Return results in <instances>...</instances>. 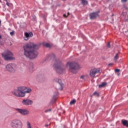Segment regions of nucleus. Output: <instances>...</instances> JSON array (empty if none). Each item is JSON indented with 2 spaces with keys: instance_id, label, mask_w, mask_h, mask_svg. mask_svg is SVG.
Returning a JSON list of instances; mask_svg holds the SVG:
<instances>
[{
  "instance_id": "f257e3e1",
  "label": "nucleus",
  "mask_w": 128,
  "mask_h": 128,
  "mask_svg": "<svg viewBox=\"0 0 128 128\" xmlns=\"http://www.w3.org/2000/svg\"><path fill=\"white\" fill-rule=\"evenodd\" d=\"M24 54L29 58H36L38 56V52L35 48H38V46L34 42H30L24 46Z\"/></svg>"
},
{
  "instance_id": "f03ea898",
  "label": "nucleus",
  "mask_w": 128,
  "mask_h": 128,
  "mask_svg": "<svg viewBox=\"0 0 128 128\" xmlns=\"http://www.w3.org/2000/svg\"><path fill=\"white\" fill-rule=\"evenodd\" d=\"M32 92V89L26 87L19 86L17 89L12 92V94L18 98H23L26 96V94H30Z\"/></svg>"
},
{
  "instance_id": "7ed1b4c3",
  "label": "nucleus",
  "mask_w": 128,
  "mask_h": 128,
  "mask_svg": "<svg viewBox=\"0 0 128 128\" xmlns=\"http://www.w3.org/2000/svg\"><path fill=\"white\" fill-rule=\"evenodd\" d=\"M2 57L5 60H14V57L12 52L8 50H5L1 54Z\"/></svg>"
},
{
  "instance_id": "20e7f679",
  "label": "nucleus",
  "mask_w": 128,
  "mask_h": 128,
  "mask_svg": "<svg viewBox=\"0 0 128 128\" xmlns=\"http://www.w3.org/2000/svg\"><path fill=\"white\" fill-rule=\"evenodd\" d=\"M66 68L70 72H72V74H76V70H80L82 66L80 64H67Z\"/></svg>"
},
{
  "instance_id": "39448f33",
  "label": "nucleus",
  "mask_w": 128,
  "mask_h": 128,
  "mask_svg": "<svg viewBox=\"0 0 128 128\" xmlns=\"http://www.w3.org/2000/svg\"><path fill=\"white\" fill-rule=\"evenodd\" d=\"M12 128H22V122L20 120H14L10 123Z\"/></svg>"
},
{
  "instance_id": "423d86ee",
  "label": "nucleus",
  "mask_w": 128,
  "mask_h": 128,
  "mask_svg": "<svg viewBox=\"0 0 128 128\" xmlns=\"http://www.w3.org/2000/svg\"><path fill=\"white\" fill-rule=\"evenodd\" d=\"M100 68H94L90 70V76L91 78H96L98 74H100Z\"/></svg>"
},
{
  "instance_id": "0eeeda50",
  "label": "nucleus",
  "mask_w": 128,
  "mask_h": 128,
  "mask_svg": "<svg viewBox=\"0 0 128 128\" xmlns=\"http://www.w3.org/2000/svg\"><path fill=\"white\" fill-rule=\"evenodd\" d=\"M15 64H7L6 66V70L10 72H16Z\"/></svg>"
},
{
  "instance_id": "6e6552de",
  "label": "nucleus",
  "mask_w": 128,
  "mask_h": 128,
  "mask_svg": "<svg viewBox=\"0 0 128 128\" xmlns=\"http://www.w3.org/2000/svg\"><path fill=\"white\" fill-rule=\"evenodd\" d=\"M55 70L58 72V74H62L64 72V68H62V66L60 64H54L53 66Z\"/></svg>"
},
{
  "instance_id": "1a4fd4ad",
  "label": "nucleus",
  "mask_w": 128,
  "mask_h": 128,
  "mask_svg": "<svg viewBox=\"0 0 128 128\" xmlns=\"http://www.w3.org/2000/svg\"><path fill=\"white\" fill-rule=\"evenodd\" d=\"M34 36V34L32 32H26L24 34V40H28L30 39V38H32V36Z\"/></svg>"
},
{
  "instance_id": "9d476101",
  "label": "nucleus",
  "mask_w": 128,
  "mask_h": 128,
  "mask_svg": "<svg viewBox=\"0 0 128 128\" xmlns=\"http://www.w3.org/2000/svg\"><path fill=\"white\" fill-rule=\"evenodd\" d=\"M16 110L20 114H24V116L28 114V111L26 110L16 108Z\"/></svg>"
},
{
  "instance_id": "9b49d317",
  "label": "nucleus",
  "mask_w": 128,
  "mask_h": 128,
  "mask_svg": "<svg viewBox=\"0 0 128 128\" xmlns=\"http://www.w3.org/2000/svg\"><path fill=\"white\" fill-rule=\"evenodd\" d=\"M22 104H26V105H30V104H32V100H22Z\"/></svg>"
},
{
  "instance_id": "f8f14e48",
  "label": "nucleus",
  "mask_w": 128,
  "mask_h": 128,
  "mask_svg": "<svg viewBox=\"0 0 128 128\" xmlns=\"http://www.w3.org/2000/svg\"><path fill=\"white\" fill-rule=\"evenodd\" d=\"M98 16V12H93L90 14V18L91 20H94V18H96Z\"/></svg>"
},
{
  "instance_id": "ddd939ff",
  "label": "nucleus",
  "mask_w": 128,
  "mask_h": 128,
  "mask_svg": "<svg viewBox=\"0 0 128 128\" xmlns=\"http://www.w3.org/2000/svg\"><path fill=\"white\" fill-rule=\"evenodd\" d=\"M58 98V96H53L51 101L50 102V104H54L56 102V99Z\"/></svg>"
},
{
  "instance_id": "4468645a",
  "label": "nucleus",
  "mask_w": 128,
  "mask_h": 128,
  "mask_svg": "<svg viewBox=\"0 0 128 128\" xmlns=\"http://www.w3.org/2000/svg\"><path fill=\"white\" fill-rule=\"evenodd\" d=\"M122 122L123 126H126L128 128V120H122Z\"/></svg>"
},
{
  "instance_id": "2eb2a0df",
  "label": "nucleus",
  "mask_w": 128,
  "mask_h": 128,
  "mask_svg": "<svg viewBox=\"0 0 128 128\" xmlns=\"http://www.w3.org/2000/svg\"><path fill=\"white\" fill-rule=\"evenodd\" d=\"M56 82H58V84L60 86V90H62V86H64V84H62V80L58 79V80H57Z\"/></svg>"
},
{
  "instance_id": "dca6fc26",
  "label": "nucleus",
  "mask_w": 128,
  "mask_h": 128,
  "mask_svg": "<svg viewBox=\"0 0 128 128\" xmlns=\"http://www.w3.org/2000/svg\"><path fill=\"white\" fill-rule=\"evenodd\" d=\"M28 68L30 70V72H32V70H34V65L33 64H28Z\"/></svg>"
},
{
  "instance_id": "f3484780",
  "label": "nucleus",
  "mask_w": 128,
  "mask_h": 128,
  "mask_svg": "<svg viewBox=\"0 0 128 128\" xmlns=\"http://www.w3.org/2000/svg\"><path fill=\"white\" fill-rule=\"evenodd\" d=\"M82 1V4H83L84 6H86V4H88V1H86V0H81Z\"/></svg>"
},
{
  "instance_id": "a211bd4d",
  "label": "nucleus",
  "mask_w": 128,
  "mask_h": 128,
  "mask_svg": "<svg viewBox=\"0 0 128 128\" xmlns=\"http://www.w3.org/2000/svg\"><path fill=\"white\" fill-rule=\"evenodd\" d=\"M106 86V82H103L102 84L99 85V88H104Z\"/></svg>"
},
{
  "instance_id": "6ab92c4d",
  "label": "nucleus",
  "mask_w": 128,
  "mask_h": 128,
  "mask_svg": "<svg viewBox=\"0 0 128 128\" xmlns=\"http://www.w3.org/2000/svg\"><path fill=\"white\" fill-rule=\"evenodd\" d=\"M27 128H32V126L30 125V122L27 121Z\"/></svg>"
},
{
  "instance_id": "aec40b11",
  "label": "nucleus",
  "mask_w": 128,
  "mask_h": 128,
  "mask_svg": "<svg viewBox=\"0 0 128 128\" xmlns=\"http://www.w3.org/2000/svg\"><path fill=\"white\" fill-rule=\"evenodd\" d=\"M42 44L44 46H46V48H48V43L46 42H44Z\"/></svg>"
},
{
  "instance_id": "412c9836",
  "label": "nucleus",
  "mask_w": 128,
  "mask_h": 128,
  "mask_svg": "<svg viewBox=\"0 0 128 128\" xmlns=\"http://www.w3.org/2000/svg\"><path fill=\"white\" fill-rule=\"evenodd\" d=\"M76 102V100H73L70 102V104H74Z\"/></svg>"
},
{
  "instance_id": "4be33fe9",
  "label": "nucleus",
  "mask_w": 128,
  "mask_h": 128,
  "mask_svg": "<svg viewBox=\"0 0 128 128\" xmlns=\"http://www.w3.org/2000/svg\"><path fill=\"white\" fill-rule=\"evenodd\" d=\"M118 53L116 54L114 58V60H118Z\"/></svg>"
},
{
  "instance_id": "5701e85b",
  "label": "nucleus",
  "mask_w": 128,
  "mask_h": 128,
  "mask_svg": "<svg viewBox=\"0 0 128 128\" xmlns=\"http://www.w3.org/2000/svg\"><path fill=\"white\" fill-rule=\"evenodd\" d=\"M93 94L94 96H100V94L96 92H94Z\"/></svg>"
},
{
  "instance_id": "b1692460",
  "label": "nucleus",
  "mask_w": 128,
  "mask_h": 128,
  "mask_svg": "<svg viewBox=\"0 0 128 128\" xmlns=\"http://www.w3.org/2000/svg\"><path fill=\"white\" fill-rule=\"evenodd\" d=\"M120 72V69L115 70V72Z\"/></svg>"
},
{
  "instance_id": "393cba45",
  "label": "nucleus",
  "mask_w": 128,
  "mask_h": 128,
  "mask_svg": "<svg viewBox=\"0 0 128 128\" xmlns=\"http://www.w3.org/2000/svg\"><path fill=\"white\" fill-rule=\"evenodd\" d=\"M10 36H14V31H12V32H10Z\"/></svg>"
},
{
  "instance_id": "a878e982",
  "label": "nucleus",
  "mask_w": 128,
  "mask_h": 128,
  "mask_svg": "<svg viewBox=\"0 0 128 128\" xmlns=\"http://www.w3.org/2000/svg\"><path fill=\"white\" fill-rule=\"evenodd\" d=\"M107 48H110V44L109 42H108V44H107Z\"/></svg>"
},
{
  "instance_id": "bb28decb",
  "label": "nucleus",
  "mask_w": 128,
  "mask_h": 128,
  "mask_svg": "<svg viewBox=\"0 0 128 128\" xmlns=\"http://www.w3.org/2000/svg\"><path fill=\"white\" fill-rule=\"evenodd\" d=\"M48 48H52V45L50 44H48Z\"/></svg>"
},
{
  "instance_id": "cd10ccee",
  "label": "nucleus",
  "mask_w": 128,
  "mask_h": 128,
  "mask_svg": "<svg viewBox=\"0 0 128 128\" xmlns=\"http://www.w3.org/2000/svg\"><path fill=\"white\" fill-rule=\"evenodd\" d=\"M128 2V0H122V2Z\"/></svg>"
},
{
  "instance_id": "c85d7f7f",
  "label": "nucleus",
  "mask_w": 128,
  "mask_h": 128,
  "mask_svg": "<svg viewBox=\"0 0 128 128\" xmlns=\"http://www.w3.org/2000/svg\"><path fill=\"white\" fill-rule=\"evenodd\" d=\"M67 64H74V63H72V62H68Z\"/></svg>"
},
{
  "instance_id": "c756f323",
  "label": "nucleus",
  "mask_w": 128,
  "mask_h": 128,
  "mask_svg": "<svg viewBox=\"0 0 128 128\" xmlns=\"http://www.w3.org/2000/svg\"><path fill=\"white\" fill-rule=\"evenodd\" d=\"M80 78H82V80H84V76H81Z\"/></svg>"
},
{
  "instance_id": "7c9ffc66",
  "label": "nucleus",
  "mask_w": 128,
  "mask_h": 128,
  "mask_svg": "<svg viewBox=\"0 0 128 128\" xmlns=\"http://www.w3.org/2000/svg\"><path fill=\"white\" fill-rule=\"evenodd\" d=\"M64 18H68V16H66V14H64Z\"/></svg>"
},
{
  "instance_id": "2f4dec72",
  "label": "nucleus",
  "mask_w": 128,
  "mask_h": 128,
  "mask_svg": "<svg viewBox=\"0 0 128 128\" xmlns=\"http://www.w3.org/2000/svg\"><path fill=\"white\" fill-rule=\"evenodd\" d=\"M45 126H46V128H48V124H46Z\"/></svg>"
},
{
  "instance_id": "473e14b6",
  "label": "nucleus",
  "mask_w": 128,
  "mask_h": 128,
  "mask_svg": "<svg viewBox=\"0 0 128 128\" xmlns=\"http://www.w3.org/2000/svg\"><path fill=\"white\" fill-rule=\"evenodd\" d=\"M6 4L7 6H9V4H8V2H6Z\"/></svg>"
},
{
  "instance_id": "72a5a7b5",
  "label": "nucleus",
  "mask_w": 128,
  "mask_h": 128,
  "mask_svg": "<svg viewBox=\"0 0 128 128\" xmlns=\"http://www.w3.org/2000/svg\"><path fill=\"white\" fill-rule=\"evenodd\" d=\"M48 112H52V109H49Z\"/></svg>"
},
{
  "instance_id": "f704fd0d",
  "label": "nucleus",
  "mask_w": 128,
  "mask_h": 128,
  "mask_svg": "<svg viewBox=\"0 0 128 128\" xmlns=\"http://www.w3.org/2000/svg\"><path fill=\"white\" fill-rule=\"evenodd\" d=\"M68 16H70V12L68 13Z\"/></svg>"
},
{
  "instance_id": "c9c22d12",
  "label": "nucleus",
  "mask_w": 128,
  "mask_h": 128,
  "mask_svg": "<svg viewBox=\"0 0 128 128\" xmlns=\"http://www.w3.org/2000/svg\"><path fill=\"white\" fill-rule=\"evenodd\" d=\"M0 24H2V21L0 20Z\"/></svg>"
},
{
  "instance_id": "e433bc0d",
  "label": "nucleus",
  "mask_w": 128,
  "mask_h": 128,
  "mask_svg": "<svg viewBox=\"0 0 128 128\" xmlns=\"http://www.w3.org/2000/svg\"><path fill=\"white\" fill-rule=\"evenodd\" d=\"M2 38V36H0V39Z\"/></svg>"
},
{
  "instance_id": "4c0bfd02",
  "label": "nucleus",
  "mask_w": 128,
  "mask_h": 128,
  "mask_svg": "<svg viewBox=\"0 0 128 128\" xmlns=\"http://www.w3.org/2000/svg\"><path fill=\"white\" fill-rule=\"evenodd\" d=\"M0 64H1V62H0Z\"/></svg>"
},
{
  "instance_id": "58836bf2",
  "label": "nucleus",
  "mask_w": 128,
  "mask_h": 128,
  "mask_svg": "<svg viewBox=\"0 0 128 128\" xmlns=\"http://www.w3.org/2000/svg\"><path fill=\"white\" fill-rule=\"evenodd\" d=\"M46 112H48V110H46Z\"/></svg>"
}]
</instances>
